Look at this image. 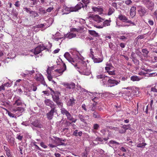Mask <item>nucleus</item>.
Returning a JSON list of instances; mask_svg holds the SVG:
<instances>
[{"label": "nucleus", "instance_id": "2eb2a0df", "mask_svg": "<svg viewBox=\"0 0 157 157\" xmlns=\"http://www.w3.org/2000/svg\"><path fill=\"white\" fill-rule=\"evenodd\" d=\"M78 117L81 121L85 123H86V121L88 120L89 118V116L88 115L84 116L80 114L78 115Z\"/></svg>", "mask_w": 157, "mask_h": 157}, {"label": "nucleus", "instance_id": "58836bf2", "mask_svg": "<svg viewBox=\"0 0 157 157\" xmlns=\"http://www.w3.org/2000/svg\"><path fill=\"white\" fill-rule=\"evenodd\" d=\"M130 124H128V125H124L122 126V128H123L124 130H125V131L127 129H128L129 128H130Z\"/></svg>", "mask_w": 157, "mask_h": 157}, {"label": "nucleus", "instance_id": "a878e982", "mask_svg": "<svg viewBox=\"0 0 157 157\" xmlns=\"http://www.w3.org/2000/svg\"><path fill=\"white\" fill-rule=\"evenodd\" d=\"M35 78L36 80L40 82L43 81V80L44 79L42 75L39 74L36 75L35 77Z\"/></svg>", "mask_w": 157, "mask_h": 157}, {"label": "nucleus", "instance_id": "603ef678", "mask_svg": "<svg viewBox=\"0 0 157 157\" xmlns=\"http://www.w3.org/2000/svg\"><path fill=\"white\" fill-rule=\"evenodd\" d=\"M45 25L44 24H41L40 25H38L36 26V28H43L44 26Z\"/></svg>", "mask_w": 157, "mask_h": 157}, {"label": "nucleus", "instance_id": "aec40b11", "mask_svg": "<svg viewBox=\"0 0 157 157\" xmlns=\"http://www.w3.org/2000/svg\"><path fill=\"white\" fill-rule=\"evenodd\" d=\"M63 67L62 68L59 69H56L55 71L57 72L59 74H60V75H61L63 72L66 69V66L65 63H63Z\"/></svg>", "mask_w": 157, "mask_h": 157}, {"label": "nucleus", "instance_id": "0eeeda50", "mask_svg": "<svg viewBox=\"0 0 157 157\" xmlns=\"http://www.w3.org/2000/svg\"><path fill=\"white\" fill-rule=\"evenodd\" d=\"M50 90L51 92V94L52 96V97L53 101L55 102L57 100L59 99L60 93L58 91H54L52 90V89H50Z\"/></svg>", "mask_w": 157, "mask_h": 157}, {"label": "nucleus", "instance_id": "e433bc0d", "mask_svg": "<svg viewBox=\"0 0 157 157\" xmlns=\"http://www.w3.org/2000/svg\"><path fill=\"white\" fill-rule=\"evenodd\" d=\"M114 10L113 8H109L108 10V15H110L113 14L114 12Z\"/></svg>", "mask_w": 157, "mask_h": 157}, {"label": "nucleus", "instance_id": "a19ab883", "mask_svg": "<svg viewBox=\"0 0 157 157\" xmlns=\"http://www.w3.org/2000/svg\"><path fill=\"white\" fill-rule=\"evenodd\" d=\"M53 69V68L52 67H48L47 70V74L49 75L51 74V71Z\"/></svg>", "mask_w": 157, "mask_h": 157}, {"label": "nucleus", "instance_id": "1a4fd4ad", "mask_svg": "<svg viewBox=\"0 0 157 157\" xmlns=\"http://www.w3.org/2000/svg\"><path fill=\"white\" fill-rule=\"evenodd\" d=\"M92 18L93 20L97 21L98 23H100L102 22L104 19L101 18L98 15H92L89 17V18Z\"/></svg>", "mask_w": 157, "mask_h": 157}, {"label": "nucleus", "instance_id": "49530a36", "mask_svg": "<svg viewBox=\"0 0 157 157\" xmlns=\"http://www.w3.org/2000/svg\"><path fill=\"white\" fill-rule=\"evenodd\" d=\"M99 127V125L97 124H94L93 128L95 130H97Z\"/></svg>", "mask_w": 157, "mask_h": 157}, {"label": "nucleus", "instance_id": "a211bd4d", "mask_svg": "<svg viewBox=\"0 0 157 157\" xmlns=\"http://www.w3.org/2000/svg\"><path fill=\"white\" fill-rule=\"evenodd\" d=\"M64 86L66 88L69 89H74L75 87V84L73 83L69 84L67 83H63V84Z\"/></svg>", "mask_w": 157, "mask_h": 157}, {"label": "nucleus", "instance_id": "9b49d317", "mask_svg": "<svg viewBox=\"0 0 157 157\" xmlns=\"http://www.w3.org/2000/svg\"><path fill=\"white\" fill-rule=\"evenodd\" d=\"M92 9L93 11L95 13H98L100 14L102 13L103 9L102 8L99 6L97 7L93 6L92 7Z\"/></svg>", "mask_w": 157, "mask_h": 157}, {"label": "nucleus", "instance_id": "39448f33", "mask_svg": "<svg viewBox=\"0 0 157 157\" xmlns=\"http://www.w3.org/2000/svg\"><path fill=\"white\" fill-rule=\"evenodd\" d=\"M106 66L105 67L106 72L110 75H115V71L114 67L112 66L111 64L107 62L106 64Z\"/></svg>", "mask_w": 157, "mask_h": 157}, {"label": "nucleus", "instance_id": "864d4df0", "mask_svg": "<svg viewBox=\"0 0 157 157\" xmlns=\"http://www.w3.org/2000/svg\"><path fill=\"white\" fill-rule=\"evenodd\" d=\"M109 143H110V144H117V145H119V143L115 141H114V140H111L109 141Z\"/></svg>", "mask_w": 157, "mask_h": 157}, {"label": "nucleus", "instance_id": "7c9ffc66", "mask_svg": "<svg viewBox=\"0 0 157 157\" xmlns=\"http://www.w3.org/2000/svg\"><path fill=\"white\" fill-rule=\"evenodd\" d=\"M34 70H32L30 71L26 70L25 73L24 74V76H26L28 75H32L34 73Z\"/></svg>", "mask_w": 157, "mask_h": 157}, {"label": "nucleus", "instance_id": "de8ad7c7", "mask_svg": "<svg viewBox=\"0 0 157 157\" xmlns=\"http://www.w3.org/2000/svg\"><path fill=\"white\" fill-rule=\"evenodd\" d=\"M6 155L8 157H12L10 150H7L6 151Z\"/></svg>", "mask_w": 157, "mask_h": 157}, {"label": "nucleus", "instance_id": "680f3d73", "mask_svg": "<svg viewBox=\"0 0 157 157\" xmlns=\"http://www.w3.org/2000/svg\"><path fill=\"white\" fill-rule=\"evenodd\" d=\"M47 77L48 79V80L50 81H51L52 79V76L51 75V74L49 75H47Z\"/></svg>", "mask_w": 157, "mask_h": 157}, {"label": "nucleus", "instance_id": "a18cd8bd", "mask_svg": "<svg viewBox=\"0 0 157 157\" xmlns=\"http://www.w3.org/2000/svg\"><path fill=\"white\" fill-rule=\"evenodd\" d=\"M93 116L94 118H98L99 117V115L97 112H94L93 113Z\"/></svg>", "mask_w": 157, "mask_h": 157}, {"label": "nucleus", "instance_id": "5701e85b", "mask_svg": "<svg viewBox=\"0 0 157 157\" xmlns=\"http://www.w3.org/2000/svg\"><path fill=\"white\" fill-rule=\"evenodd\" d=\"M23 102V101L20 98H19L15 101L13 105H14L16 104L18 106L22 104Z\"/></svg>", "mask_w": 157, "mask_h": 157}, {"label": "nucleus", "instance_id": "6e6552de", "mask_svg": "<svg viewBox=\"0 0 157 157\" xmlns=\"http://www.w3.org/2000/svg\"><path fill=\"white\" fill-rule=\"evenodd\" d=\"M120 82V80H116L111 78L109 79L108 86L110 87H113L118 85Z\"/></svg>", "mask_w": 157, "mask_h": 157}, {"label": "nucleus", "instance_id": "37998d69", "mask_svg": "<svg viewBox=\"0 0 157 157\" xmlns=\"http://www.w3.org/2000/svg\"><path fill=\"white\" fill-rule=\"evenodd\" d=\"M142 52L145 56H147L149 52L146 49H142Z\"/></svg>", "mask_w": 157, "mask_h": 157}, {"label": "nucleus", "instance_id": "f257e3e1", "mask_svg": "<svg viewBox=\"0 0 157 157\" xmlns=\"http://www.w3.org/2000/svg\"><path fill=\"white\" fill-rule=\"evenodd\" d=\"M78 61L79 62L76 65L74 64V66L76 69L81 74L88 75L91 74V66L87 63L83 61L84 58L82 56H77Z\"/></svg>", "mask_w": 157, "mask_h": 157}, {"label": "nucleus", "instance_id": "f704fd0d", "mask_svg": "<svg viewBox=\"0 0 157 157\" xmlns=\"http://www.w3.org/2000/svg\"><path fill=\"white\" fill-rule=\"evenodd\" d=\"M100 94L98 93L97 92L94 93V94L95 96L94 97V98L92 99L93 101H95V100H96V99H98V97H99V96L100 95Z\"/></svg>", "mask_w": 157, "mask_h": 157}, {"label": "nucleus", "instance_id": "09e8293b", "mask_svg": "<svg viewBox=\"0 0 157 157\" xmlns=\"http://www.w3.org/2000/svg\"><path fill=\"white\" fill-rule=\"evenodd\" d=\"M22 110L21 111H20L18 110L17 111V113H16V114L18 115L19 116L21 115V113L24 111V109L22 107Z\"/></svg>", "mask_w": 157, "mask_h": 157}, {"label": "nucleus", "instance_id": "5fc2aeb1", "mask_svg": "<svg viewBox=\"0 0 157 157\" xmlns=\"http://www.w3.org/2000/svg\"><path fill=\"white\" fill-rule=\"evenodd\" d=\"M132 3V2L131 0H126L125 1V3L127 5H129Z\"/></svg>", "mask_w": 157, "mask_h": 157}, {"label": "nucleus", "instance_id": "8fccbe9b", "mask_svg": "<svg viewBox=\"0 0 157 157\" xmlns=\"http://www.w3.org/2000/svg\"><path fill=\"white\" fill-rule=\"evenodd\" d=\"M105 76V75H98L97 77L98 78L101 79L102 80Z\"/></svg>", "mask_w": 157, "mask_h": 157}, {"label": "nucleus", "instance_id": "c85d7f7f", "mask_svg": "<svg viewBox=\"0 0 157 157\" xmlns=\"http://www.w3.org/2000/svg\"><path fill=\"white\" fill-rule=\"evenodd\" d=\"M118 17L120 20L124 22L128 20L127 18L125 16L122 14L119 15Z\"/></svg>", "mask_w": 157, "mask_h": 157}, {"label": "nucleus", "instance_id": "72a5a7b5", "mask_svg": "<svg viewBox=\"0 0 157 157\" xmlns=\"http://www.w3.org/2000/svg\"><path fill=\"white\" fill-rule=\"evenodd\" d=\"M77 89H78V90H79L80 91V92H87L88 91L86 90H85V89L83 88H82L81 87V86L79 85H77Z\"/></svg>", "mask_w": 157, "mask_h": 157}, {"label": "nucleus", "instance_id": "473e14b6", "mask_svg": "<svg viewBox=\"0 0 157 157\" xmlns=\"http://www.w3.org/2000/svg\"><path fill=\"white\" fill-rule=\"evenodd\" d=\"M55 102L56 103V104L59 107H61V108H62L63 106V103L59 99L57 100Z\"/></svg>", "mask_w": 157, "mask_h": 157}, {"label": "nucleus", "instance_id": "4c0bfd02", "mask_svg": "<svg viewBox=\"0 0 157 157\" xmlns=\"http://www.w3.org/2000/svg\"><path fill=\"white\" fill-rule=\"evenodd\" d=\"M154 4L152 2H151L150 3V4L147 7L148 8L151 10H152L153 9V6H154Z\"/></svg>", "mask_w": 157, "mask_h": 157}, {"label": "nucleus", "instance_id": "13d9d810", "mask_svg": "<svg viewBox=\"0 0 157 157\" xmlns=\"http://www.w3.org/2000/svg\"><path fill=\"white\" fill-rule=\"evenodd\" d=\"M40 146L44 148H46L47 147L46 145H45L43 142H41L40 144Z\"/></svg>", "mask_w": 157, "mask_h": 157}, {"label": "nucleus", "instance_id": "f03ea898", "mask_svg": "<svg viewBox=\"0 0 157 157\" xmlns=\"http://www.w3.org/2000/svg\"><path fill=\"white\" fill-rule=\"evenodd\" d=\"M72 54L74 56H73V58L72 57H71V55L68 52H66L64 55V56L65 58L70 62L74 66V64H77V62H78V60L77 57V56H81L80 54L77 52L73 51V52H71Z\"/></svg>", "mask_w": 157, "mask_h": 157}, {"label": "nucleus", "instance_id": "2f4dec72", "mask_svg": "<svg viewBox=\"0 0 157 157\" xmlns=\"http://www.w3.org/2000/svg\"><path fill=\"white\" fill-rule=\"evenodd\" d=\"M141 79L137 76H132L131 78V79L133 81H138Z\"/></svg>", "mask_w": 157, "mask_h": 157}, {"label": "nucleus", "instance_id": "7ed1b4c3", "mask_svg": "<svg viewBox=\"0 0 157 157\" xmlns=\"http://www.w3.org/2000/svg\"><path fill=\"white\" fill-rule=\"evenodd\" d=\"M83 7L82 3L80 2L74 7H68L66 6H63L62 10V14H67L71 12L76 11Z\"/></svg>", "mask_w": 157, "mask_h": 157}, {"label": "nucleus", "instance_id": "ea45409f", "mask_svg": "<svg viewBox=\"0 0 157 157\" xmlns=\"http://www.w3.org/2000/svg\"><path fill=\"white\" fill-rule=\"evenodd\" d=\"M146 145L145 143H140L138 144L136 146L138 147L144 148Z\"/></svg>", "mask_w": 157, "mask_h": 157}, {"label": "nucleus", "instance_id": "052dcab7", "mask_svg": "<svg viewBox=\"0 0 157 157\" xmlns=\"http://www.w3.org/2000/svg\"><path fill=\"white\" fill-rule=\"evenodd\" d=\"M59 142L58 143V144H57V145H63L64 144L62 142L63 140H60L59 139Z\"/></svg>", "mask_w": 157, "mask_h": 157}, {"label": "nucleus", "instance_id": "69168bd1", "mask_svg": "<svg viewBox=\"0 0 157 157\" xmlns=\"http://www.w3.org/2000/svg\"><path fill=\"white\" fill-rule=\"evenodd\" d=\"M24 9L27 13H28L30 14V12H31L32 11H31L29 8H25Z\"/></svg>", "mask_w": 157, "mask_h": 157}, {"label": "nucleus", "instance_id": "3c124183", "mask_svg": "<svg viewBox=\"0 0 157 157\" xmlns=\"http://www.w3.org/2000/svg\"><path fill=\"white\" fill-rule=\"evenodd\" d=\"M127 23H130V25L128 26H134L136 25V24L130 20H128L127 21Z\"/></svg>", "mask_w": 157, "mask_h": 157}, {"label": "nucleus", "instance_id": "f8f14e48", "mask_svg": "<svg viewBox=\"0 0 157 157\" xmlns=\"http://www.w3.org/2000/svg\"><path fill=\"white\" fill-rule=\"evenodd\" d=\"M44 103L46 105L50 106L52 109L55 108V104L49 99H46L44 101Z\"/></svg>", "mask_w": 157, "mask_h": 157}, {"label": "nucleus", "instance_id": "c03bdc74", "mask_svg": "<svg viewBox=\"0 0 157 157\" xmlns=\"http://www.w3.org/2000/svg\"><path fill=\"white\" fill-rule=\"evenodd\" d=\"M82 1L86 6L87 5L90 3V0H82Z\"/></svg>", "mask_w": 157, "mask_h": 157}, {"label": "nucleus", "instance_id": "e2e57ef3", "mask_svg": "<svg viewBox=\"0 0 157 157\" xmlns=\"http://www.w3.org/2000/svg\"><path fill=\"white\" fill-rule=\"evenodd\" d=\"M96 140L97 141L102 142L103 141V139L100 137H97L96 138Z\"/></svg>", "mask_w": 157, "mask_h": 157}, {"label": "nucleus", "instance_id": "774afa93", "mask_svg": "<svg viewBox=\"0 0 157 157\" xmlns=\"http://www.w3.org/2000/svg\"><path fill=\"white\" fill-rule=\"evenodd\" d=\"M151 91L157 93V90L155 87L151 88Z\"/></svg>", "mask_w": 157, "mask_h": 157}, {"label": "nucleus", "instance_id": "79ce46f5", "mask_svg": "<svg viewBox=\"0 0 157 157\" xmlns=\"http://www.w3.org/2000/svg\"><path fill=\"white\" fill-rule=\"evenodd\" d=\"M7 113L8 115L10 117L13 118H16V116L14 115V114L10 112L9 111H7Z\"/></svg>", "mask_w": 157, "mask_h": 157}, {"label": "nucleus", "instance_id": "c9c22d12", "mask_svg": "<svg viewBox=\"0 0 157 157\" xmlns=\"http://www.w3.org/2000/svg\"><path fill=\"white\" fill-rule=\"evenodd\" d=\"M30 14L31 16L33 17H34L38 16V14L37 13L33 11H32L31 12H30Z\"/></svg>", "mask_w": 157, "mask_h": 157}, {"label": "nucleus", "instance_id": "6e6d98bb", "mask_svg": "<svg viewBox=\"0 0 157 157\" xmlns=\"http://www.w3.org/2000/svg\"><path fill=\"white\" fill-rule=\"evenodd\" d=\"M21 124L24 125L25 126H27L29 125V123L27 121L23 122L21 123Z\"/></svg>", "mask_w": 157, "mask_h": 157}, {"label": "nucleus", "instance_id": "6ab92c4d", "mask_svg": "<svg viewBox=\"0 0 157 157\" xmlns=\"http://www.w3.org/2000/svg\"><path fill=\"white\" fill-rule=\"evenodd\" d=\"M136 7L132 6L130 10V16L131 18H133L136 14Z\"/></svg>", "mask_w": 157, "mask_h": 157}, {"label": "nucleus", "instance_id": "bb28decb", "mask_svg": "<svg viewBox=\"0 0 157 157\" xmlns=\"http://www.w3.org/2000/svg\"><path fill=\"white\" fill-rule=\"evenodd\" d=\"M22 107H17V108H12L11 109V111L13 113H15L16 114L17 111L18 110L20 111L22 110Z\"/></svg>", "mask_w": 157, "mask_h": 157}, {"label": "nucleus", "instance_id": "c756f323", "mask_svg": "<svg viewBox=\"0 0 157 157\" xmlns=\"http://www.w3.org/2000/svg\"><path fill=\"white\" fill-rule=\"evenodd\" d=\"M88 33L90 35L94 36H97L98 35V33L94 30H89Z\"/></svg>", "mask_w": 157, "mask_h": 157}, {"label": "nucleus", "instance_id": "dca6fc26", "mask_svg": "<svg viewBox=\"0 0 157 157\" xmlns=\"http://www.w3.org/2000/svg\"><path fill=\"white\" fill-rule=\"evenodd\" d=\"M131 89L132 90L130 94L131 96H132L134 95H137L139 94V91L138 88L135 87L132 88H131Z\"/></svg>", "mask_w": 157, "mask_h": 157}, {"label": "nucleus", "instance_id": "cd10ccee", "mask_svg": "<svg viewBox=\"0 0 157 157\" xmlns=\"http://www.w3.org/2000/svg\"><path fill=\"white\" fill-rule=\"evenodd\" d=\"M61 113L63 115H65L66 116L69 113V112L67 111L65 108H61L60 109Z\"/></svg>", "mask_w": 157, "mask_h": 157}, {"label": "nucleus", "instance_id": "4468645a", "mask_svg": "<svg viewBox=\"0 0 157 157\" xmlns=\"http://www.w3.org/2000/svg\"><path fill=\"white\" fill-rule=\"evenodd\" d=\"M31 126L33 129H34V127L40 128H41L42 127V125L40 124L39 122L37 121L33 122L31 123Z\"/></svg>", "mask_w": 157, "mask_h": 157}, {"label": "nucleus", "instance_id": "b1692460", "mask_svg": "<svg viewBox=\"0 0 157 157\" xmlns=\"http://www.w3.org/2000/svg\"><path fill=\"white\" fill-rule=\"evenodd\" d=\"M75 101L74 99L72 97L71 98L69 99L67 101V105L68 106L72 105L74 103Z\"/></svg>", "mask_w": 157, "mask_h": 157}, {"label": "nucleus", "instance_id": "20e7f679", "mask_svg": "<svg viewBox=\"0 0 157 157\" xmlns=\"http://www.w3.org/2000/svg\"><path fill=\"white\" fill-rule=\"evenodd\" d=\"M78 29L75 28L71 29V33L64 35V39L66 38L71 39L75 37L76 35L78 34Z\"/></svg>", "mask_w": 157, "mask_h": 157}, {"label": "nucleus", "instance_id": "9d476101", "mask_svg": "<svg viewBox=\"0 0 157 157\" xmlns=\"http://www.w3.org/2000/svg\"><path fill=\"white\" fill-rule=\"evenodd\" d=\"M55 108H52L50 111L47 114V117L48 120H50L52 119L54 115V113L56 112V110Z\"/></svg>", "mask_w": 157, "mask_h": 157}, {"label": "nucleus", "instance_id": "4be33fe9", "mask_svg": "<svg viewBox=\"0 0 157 157\" xmlns=\"http://www.w3.org/2000/svg\"><path fill=\"white\" fill-rule=\"evenodd\" d=\"M66 117L68 120L71 121L73 123H75L77 121V119L74 118L69 113L66 116Z\"/></svg>", "mask_w": 157, "mask_h": 157}, {"label": "nucleus", "instance_id": "393cba45", "mask_svg": "<svg viewBox=\"0 0 157 157\" xmlns=\"http://www.w3.org/2000/svg\"><path fill=\"white\" fill-rule=\"evenodd\" d=\"M103 60V58H98L95 57L93 58V60L94 63H99L101 62Z\"/></svg>", "mask_w": 157, "mask_h": 157}, {"label": "nucleus", "instance_id": "338daca9", "mask_svg": "<svg viewBox=\"0 0 157 157\" xmlns=\"http://www.w3.org/2000/svg\"><path fill=\"white\" fill-rule=\"evenodd\" d=\"M86 107V105L84 104H82V108L85 111H87V109Z\"/></svg>", "mask_w": 157, "mask_h": 157}, {"label": "nucleus", "instance_id": "412c9836", "mask_svg": "<svg viewBox=\"0 0 157 157\" xmlns=\"http://www.w3.org/2000/svg\"><path fill=\"white\" fill-rule=\"evenodd\" d=\"M110 78L106 76H105L102 80V83L103 85H109V79Z\"/></svg>", "mask_w": 157, "mask_h": 157}, {"label": "nucleus", "instance_id": "ddd939ff", "mask_svg": "<svg viewBox=\"0 0 157 157\" xmlns=\"http://www.w3.org/2000/svg\"><path fill=\"white\" fill-rule=\"evenodd\" d=\"M139 10L138 12L140 16H142L145 15L146 13V11L144 7L142 6H139L138 7Z\"/></svg>", "mask_w": 157, "mask_h": 157}, {"label": "nucleus", "instance_id": "423d86ee", "mask_svg": "<svg viewBox=\"0 0 157 157\" xmlns=\"http://www.w3.org/2000/svg\"><path fill=\"white\" fill-rule=\"evenodd\" d=\"M46 48V47L44 46L43 44H41L38 46L34 49H33L32 51L33 52L34 54L36 55L40 53L41 51L45 49Z\"/></svg>", "mask_w": 157, "mask_h": 157}, {"label": "nucleus", "instance_id": "0e129e2a", "mask_svg": "<svg viewBox=\"0 0 157 157\" xmlns=\"http://www.w3.org/2000/svg\"><path fill=\"white\" fill-rule=\"evenodd\" d=\"M119 149L123 152L126 151V150L123 147H120Z\"/></svg>", "mask_w": 157, "mask_h": 157}, {"label": "nucleus", "instance_id": "f3484780", "mask_svg": "<svg viewBox=\"0 0 157 157\" xmlns=\"http://www.w3.org/2000/svg\"><path fill=\"white\" fill-rule=\"evenodd\" d=\"M110 21L106 20L103 22V25H96V27L98 28H102L104 26H108L110 25Z\"/></svg>", "mask_w": 157, "mask_h": 157}, {"label": "nucleus", "instance_id": "4d7b16f0", "mask_svg": "<svg viewBox=\"0 0 157 157\" xmlns=\"http://www.w3.org/2000/svg\"><path fill=\"white\" fill-rule=\"evenodd\" d=\"M53 9V7H49L46 10V12H51V11Z\"/></svg>", "mask_w": 157, "mask_h": 157}, {"label": "nucleus", "instance_id": "bf43d9fd", "mask_svg": "<svg viewBox=\"0 0 157 157\" xmlns=\"http://www.w3.org/2000/svg\"><path fill=\"white\" fill-rule=\"evenodd\" d=\"M78 131L77 130H75L73 133V135L74 136H78Z\"/></svg>", "mask_w": 157, "mask_h": 157}]
</instances>
